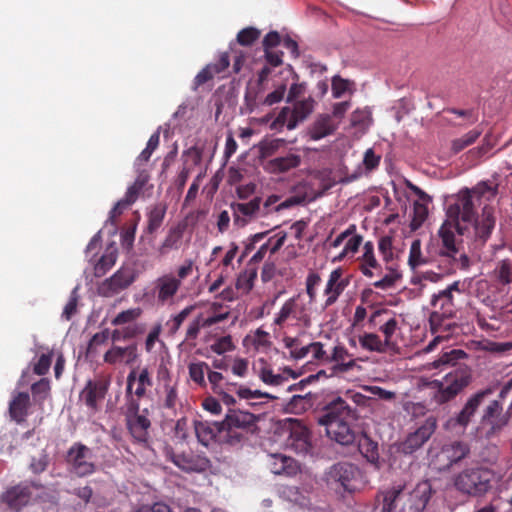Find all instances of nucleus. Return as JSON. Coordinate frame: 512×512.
I'll list each match as a JSON object with an SVG mask.
<instances>
[{
    "label": "nucleus",
    "instance_id": "22",
    "mask_svg": "<svg viewBox=\"0 0 512 512\" xmlns=\"http://www.w3.org/2000/svg\"><path fill=\"white\" fill-rule=\"evenodd\" d=\"M472 222L474 223L475 241L482 245L489 239L496 225L494 208L488 205L484 206L481 215L477 218L474 217Z\"/></svg>",
    "mask_w": 512,
    "mask_h": 512
},
{
    "label": "nucleus",
    "instance_id": "58",
    "mask_svg": "<svg viewBox=\"0 0 512 512\" xmlns=\"http://www.w3.org/2000/svg\"><path fill=\"white\" fill-rule=\"evenodd\" d=\"M260 34V30L257 28H244L238 32L237 42L242 46H250L260 37Z\"/></svg>",
    "mask_w": 512,
    "mask_h": 512
},
{
    "label": "nucleus",
    "instance_id": "55",
    "mask_svg": "<svg viewBox=\"0 0 512 512\" xmlns=\"http://www.w3.org/2000/svg\"><path fill=\"white\" fill-rule=\"evenodd\" d=\"M481 134H482V130H479V129H473V130L469 131L461 138L453 140L452 150L454 151V153L460 152L465 147L473 144Z\"/></svg>",
    "mask_w": 512,
    "mask_h": 512
},
{
    "label": "nucleus",
    "instance_id": "34",
    "mask_svg": "<svg viewBox=\"0 0 512 512\" xmlns=\"http://www.w3.org/2000/svg\"><path fill=\"white\" fill-rule=\"evenodd\" d=\"M261 200L254 198L249 202L237 203L234 208V223L243 227L248 220L255 217L260 210Z\"/></svg>",
    "mask_w": 512,
    "mask_h": 512
},
{
    "label": "nucleus",
    "instance_id": "63",
    "mask_svg": "<svg viewBox=\"0 0 512 512\" xmlns=\"http://www.w3.org/2000/svg\"><path fill=\"white\" fill-rule=\"evenodd\" d=\"M495 273L499 281L508 284L511 281L512 266L507 260H502L495 269Z\"/></svg>",
    "mask_w": 512,
    "mask_h": 512
},
{
    "label": "nucleus",
    "instance_id": "3",
    "mask_svg": "<svg viewBox=\"0 0 512 512\" xmlns=\"http://www.w3.org/2000/svg\"><path fill=\"white\" fill-rule=\"evenodd\" d=\"M470 382V376L463 370H454L447 373L442 380H429L420 378L418 388H429L434 392V400L444 404L455 398Z\"/></svg>",
    "mask_w": 512,
    "mask_h": 512
},
{
    "label": "nucleus",
    "instance_id": "64",
    "mask_svg": "<svg viewBox=\"0 0 512 512\" xmlns=\"http://www.w3.org/2000/svg\"><path fill=\"white\" fill-rule=\"evenodd\" d=\"M249 361L245 358L236 357L231 364V372L234 376L244 378L248 375Z\"/></svg>",
    "mask_w": 512,
    "mask_h": 512
},
{
    "label": "nucleus",
    "instance_id": "16",
    "mask_svg": "<svg viewBox=\"0 0 512 512\" xmlns=\"http://www.w3.org/2000/svg\"><path fill=\"white\" fill-rule=\"evenodd\" d=\"M446 216L458 223H471L474 220L475 211L470 189L465 188L458 192L455 202L449 205Z\"/></svg>",
    "mask_w": 512,
    "mask_h": 512
},
{
    "label": "nucleus",
    "instance_id": "5",
    "mask_svg": "<svg viewBox=\"0 0 512 512\" xmlns=\"http://www.w3.org/2000/svg\"><path fill=\"white\" fill-rule=\"evenodd\" d=\"M361 472L357 466L349 462H338L330 466L324 473V482L337 493L354 492L357 489Z\"/></svg>",
    "mask_w": 512,
    "mask_h": 512
},
{
    "label": "nucleus",
    "instance_id": "27",
    "mask_svg": "<svg viewBox=\"0 0 512 512\" xmlns=\"http://www.w3.org/2000/svg\"><path fill=\"white\" fill-rule=\"evenodd\" d=\"M469 452L467 445L454 441L445 444L437 454L438 461L443 468H449L452 464L463 459Z\"/></svg>",
    "mask_w": 512,
    "mask_h": 512
},
{
    "label": "nucleus",
    "instance_id": "18",
    "mask_svg": "<svg viewBox=\"0 0 512 512\" xmlns=\"http://www.w3.org/2000/svg\"><path fill=\"white\" fill-rule=\"evenodd\" d=\"M167 456L178 468L185 472H203L209 467L208 458L199 453L192 451L182 452L179 454L173 451H167Z\"/></svg>",
    "mask_w": 512,
    "mask_h": 512
},
{
    "label": "nucleus",
    "instance_id": "59",
    "mask_svg": "<svg viewBox=\"0 0 512 512\" xmlns=\"http://www.w3.org/2000/svg\"><path fill=\"white\" fill-rule=\"evenodd\" d=\"M255 273H252V272H248V271H245V272H241L237 279H236V283H235V287L238 291H240L241 293H248L252 287H253V281H254V278H255Z\"/></svg>",
    "mask_w": 512,
    "mask_h": 512
},
{
    "label": "nucleus",
    "instance_id": "24",
    "mask_svg": "<svg viewBox=\"0 0 512 512\" xmlns=\"http://www.w3.org/2000/svg\"><path fill=\"white\" fill-rule=\"evenodd\" d=\"M137 357V347L134 344L125 347L112 345L110 349L105 352L103 360L109 365L121 366L134 363Z\"/></svg>",
    "mask_w": 512,
    "mask_h": 512
},
{
    "label": "nucleus",
    "instance_id": "23",
    "mask_svg": "<svg viewBox=\"0 0 512 512\" xmlns=\"http://www.w3.org/2000/svg\"><path fill=\"white\" fill-rule=\"evenodd\" d=\"M512 411V401L506 413H502V406L497 400H493L485 408L482 420L491 425V432L488 434L495 433L505 427L510 419Z\"/></svg>",
    "mask_w": 512,
    "mask_h": 512
},
{
    "label": "nucleus",
    "instance_id": "39",
    "mask_svg": "<svg viewBox=\"0 0 512 512\" xmlns=\"http://www.w3.org/2000/svg\"><path fill=\"white\" fill-rule=\"evenodd\" d=\"M357 338L360 347L365 351L376 353H385L390 351L379 334L364 332L358 335Z\"/></svg>",
    "mask_w": 512,
    "mask_h": 512
},
{
    "label": "nucleus",
    "instance_id": "45",
    "mask_svg": "<svg viewBox=\"0 0 512 512\" xmlns=\"http://www.w3.org/2000/svg\"><path fill=\"white\" fill-rule=\"evenodd\" d=\"M259 363L262 366L257 370V375L263 383L271 386H279L287 380L284 375L274 373L264 359H260Z\"/></svg>",
    "mask_w": 512,
    "mask_h": 512
},
{
    "label": "nucleus",
    "instance_id": "25",
    "mask_svg": "<svg viewBox=\"0 0 512 512\" xmlns=\"http://www.w3.org/2000/svg\"><path fill=\"white\" fill-rule=\"evenodd\" d=\"M107 386L100 381H88L80 393V400L93 412L98 410V404L105 397Z\"/></svg>",
    "mask_w": 512,
    "mask_h": 512
},
{
    "label": "nucleus",
    "instance_id": "53",
    "mask_svg": "<svg viewBox=\"0 0 512 512\" xmlns=\"http://www.w3.org/2000/svg\"><path fill=\"white\" fill-rule=\"evenodd\" d=\"M210 350L217 355H223L228 352L235 350V344L233 343L230 335L218 337L210 345Z\"/></svg>",
    "mask_w": 512,
    "mask_h": 512
},
{
    "label": "nucleus",
    "instance_id": "37",
    "mask_svg": "<svg viewBox=\"0 0 512 512\" xmlns=\"http://www.w3.org/2000/svg\"><path fill=\"white\" fill-rule=\"evenodd\" d=\"M229 57L227 53H222L220 55L217 63L206 65L196 76L194 79L195 85L200 86L212 79L215 75L225 71L229 66Z\"/></svg>",
    "mask_w": 512,
    "mask_h": 512
},
{
    "label": "nucleus",
    "instance_id": "51",
    "mask_svg": "<svg viewBox=\"0 0 512 512\" xmlns=\"http://www.w3.org/2000/svg\"><path fill=\"white\" fill-rule=\"evenodd\" d=\"M428 216V204L414 202L410 228L412 231L418 230L426 221Z\"/></svg>",
    "mask_w": 512,
    "mask_h": 512
},
{
    "label": "nucleus",
    "instance_id": "57",
    "mask_svg": "<svg viewBox=\"0 0 512 512\" xmlns=\"http://www.w3.org/2000/svg\"><path fill=\"white\" fill-rule=\"evenodd\" d=\"M321 283V277L317 272L310 271L305 280L306 293L309 297V302L313 303L317 297V288Z\"/></svg>",
    "mask_w": 512,
    "mask_h": 512
},
{
    "label": "nucleus",
    "instance_id": "52",
    "mask_svg": "<svg viewBox=\"0 0 512 512\" xmlns=\"http://www.w3.org/2000/svg\"><path fill=\"white\" fill-rule=\"evenodd\" d=\"M194 429L198 441L204 446H208L215 437L213 428L207 422L196 421Z\"/></svg>",
    "mask_w": 512,
    "mask_h": 512
},
{
    "label": "nucleus",
    "instance_id": "20",
    "mask_svg": "<svg viewBox=\"0 0 512 512\" xmlns=\"http://www.w3.org/2000/svg\"><path fill=\"white\" fill-rule=\"evenodd\" d=\"M347 285L348 281L343 278V270L341 268L332 270L323 291L325 297L323 309H327L335 304Z\"/></svg>",
    "mask_w": 512,
    "mask_h": 512
},
{
    "label": "nucleus",
    "instance_id": "8",
    "mask_svg": "<svg viewBox=\"0 0 512 512\" xmlns=\"http://www.w3.org/2000/svg\"><path fill=\"white\" fill-rule=\"evenodd\" d=\"M369 324L377 328L383 335V342L389 348L394 350L397 345V335L400 333V322L396 315L387 308H377L369 316Z\"/></svg>",
    "mask_w": 512,
    "mask_h": 512
},
{
    "label": "nucleus",
    "instance_id": "14",
    "mask_svg": "<svg viewBox=\"0 0 512 512\" xmlns=\"http://www.w3.org/2000/svg\"><path fill=\"white\" fill-rule=\"evenodd\" d=\"M126 394L131 399L136 397L141 399L146 396L147 389L152 386L153 378L152 373L148 366L138 367L132 369L127 375ZM131 409L138 411L139 405L134 400L131 401Z\"/></svg>",
    "mask_w": 512,
    "mask_h": 512
},
{
    "label": "nucleus",
    "instance_id": "26",
    "mask_svg": "<svg viewBox=\"0 0 512 512\" xmlns=\"http://www.w3.org/2000/svg\"><path fill=\"white\" fill-rule=\"evenodd\" d=\"M338 127V122L330 114H319L309 127L308 135L312 140L317 141L333 134Z\"/></svg>",
    "mask_w": 512,
    "mask_h": 512
},
{
    "label": "nucleus",
    "instance_id": "40",
    "mask_svg": "<svg viewBox=\"0 0 512 512\" xmlns=\"http://www.w3.org/2000/svg\"><path fill=\"white\" fill-rule=\"evenodd\" d=\"M118 255V250L115 243L107 246L104 254L101 258L94 264V274L96 277H101L108 270H110L116 263Z\"/></svg>",
    "mask_w": 512,
    "mask_h": 512
},
{
    "label": "nucleus",
    "instance_id": "7",
    "mask_svg": "<svg viewBox=\"0 0 512 512\" xmlns=\"http://www.w3.org/2000/svg\"><path fill=\"white\" fill-rule=\"evenodd\" d=\"M315 105V100L309 96L293 102L292 106L283 107L270 123V129L282 131L286 127L288 130H294L313 113Z\"/></svg>",
    "mask_w": 512,
    "mask_h": 512
},
{
    "label": "nucleus",
    "instance_id": "43",
    "mask_svg": "<svg viewBox=\"0 0 512 512\" xmlns=\"http://www.w3.org/2000/svg\"><path fill=\"white\" fill-rule=\"evenodd\" d=\"M405 489V484L396 483L392 485L390 488L382 492L383 503L381 512H394L396 509V501L403 493Z\"/></svg>",
    "mask_w": 512,
    "mask_h": 512
},
{
    "label": "nucleus",
    "instance_id": "6",
    "mask_svg": "<svg viewBox=\"0 0 512 512\" xmlns=\"http://www.w3.org/2000/svg\"><path fill=\"white\" fill-rule=\"evenodd\" d=\"M464 284L460 281H454L445 289L434 293L430 299L432 312L430 321L432 323L441 319H449L455 316L457 312V300L462 295Z\"/></svg>",
    "mask_w": 512,
    "mask_h": 512
},
{
    "label": "nucleus",
    "instance_id": "32",
    "mask_svg": "<svg viewBox=\"0 0 512 512\" xmlns=\"http://www.w3.org/2000/svg\"><path fill=\"white\" fill-rule=\"evenodd\" d=\"M1 498L11 510L18 512L29 503L31 493L27 486L17 485L8 489Z\"/></svg>",
    "mask_w": 512,
    "mask_h": 512
},
{
    "label": "nucleus",
    "instance_id": "13",
    "mask_svg": "<svg viewBox=\"0 0 512 512\" xmlns=\"http://www.w3.org/2000/svg\"><path fill=\"white\" fill-rule=\"evenodd\" d=\"M67 463L71 472L79 477L89 476L96 470L92 450L82 443H74L69 448Z\"/></svg>",
    "mask_w": 512,
    "mask_h": 512
},
{
    "label": "nucleus",
    "instance_id": "10",
    "mask_svg": "<svg viewBox=\"0 0 512 512\" xmlns=\"http://www.w3.org/2000/svg\"><path fill=\"white\" fill-rule=\"evenodd\" d=\"M363 242V237L356 232L354 224L349 225L347 229L338 234L334 239L327 238L329 252L339 248L343 244V249L333 256V262H341L343 260L353 259Z\"/></svg>",
    "mask_w": 512,
    "mask_h": 512
},
{
    "label": "nucleus",
    "instance_id": "15",
    "mask_svg": "<svg viewBox=\"0 0 512 512\" xmlns=\"http://www.w3.org/2000/svg\"><path fill=\"white\" fill-rule=\"evenodd\" d=\"M465 227L461 223L454 222L448 218L442 223L438 230L441 240L439 255L446 258H455L459 254V245L456 241V233L462 235Z\"/></svg>",
    "mask_w": 512,
    "mask_h": 512
},
{
    "label": "nucleus",
    "instance_id": "21",
    "mask_svg": "<svg viewBox=\"0 0 512 512\" xmlns=\"http://www.w3.org/2000/svg\"><path fill=\"white\" fill-rule=\"evenodd\" d=\"M493 393V390L491 388H486L480 391H477L473 395H471L466 403L464 404L461 411L457 414V416L454 419H451V422H454L455 424L466 427L472 417L475 415L477 409L479 406L484 402V400L489 397Z\"/></svg>",
    "mask_w": 512,
    "mask_h": 512
},
{
    "label": "nucleus",
    "instance_id": "49",
    "mask_svg": "<svg viewBox=\"0 0 512 512\" xmlns=\"http://www.w3.org/2000/svg\"><path fill=\"white\" fill-rule=\"evenodd\" d=\"M209 365L206 362L198 361L190 363L188 366L189 378L198 386L206 387L207 381L205 375L208 373Z\"/></svg>",
    "mask_w": 512,
    "mask_h": 512
},
{
    "label": "nucleus",
    "instance_id": "54",
    "mask_svg": "<svg viewBox=\"0 0 512 512\" xmlns=\"http://www.w3.org/2000/svg\"><path fill=\"white\" fill-rule=\"evenodd\" d=\"M195 306L190 305L182 309L179 313L172 315L167 321L166 325L169 328L170 333L175 334L186 320V318L192 313Z\"/></svg>",
    "mask_w": 512,
    "mask_h": 512
},
{
    "label": "nucleus",
    "instance_id": "44",
    "mask_svg": "<svg viewBox=\"0 0 512 512\" xmlns=\"http://www.w3.org/2000/svg\"><path fill=\"white\" fill-rule=\"evenodd\" d=\"M355 91V84L353 81L344 79L339 75H335L331 80V92L335 99L342 98L346 95H352Z\"/></svg>",
    "mask_w": 512,
    "mask_h": 512
},
{
    "label": "nucleus",
    "instance_id": "11",
    "mask_svg": "<svg viewBox=\"0 0 512 512\" xmlns=\"http://www.w3.org/2000/svg\"><path fill=\"white\" fill-rule=\"evenodd\" d=\"M289 320H295L304 326H309V309L300 294L287 299L279 311L275 313L273 325L283 327Z\"/></svg>",
    "mask_w": 512,
    "mask_h": 512
},
{
    "label": "nucleus",
    "instance_id": "33",
    "mask_svg": "<svg viewBox=\"0 0 512 512\" xmlns=\"http://www.w3.org/2000/svg\"><path fill=\"white\" fill-rule=\"evenodd\" d=\"M185 229L186 224L183 222L171 227L158 248L159 255L164 256L172 250H178L181 246Z\"/></svg>",
    "mask_w": 512,
    "mask_h": 512
},
{
    "label": "nucleus",
    "instance_id": "9",
    "mask_svg": "<svg viewBox=\"0 0 512 512\" xmlns=\"http://www.w3.org/2000/svg\"><path fill=\"white\" fill-rule=\"evenodd\" d=\"M180 288L179 278H175L174 273H164L152 282L150 290L144 291L143 298L154 300L161 306L172 304Z\"/></svg>",
    "mask_w": 512,
    "mask_h": 512
},
{
    "label": "nucleus",
    "instance_id": "29",
    "mask_svg": "<svg viewBox=\"0 0 512 512\" xmlns=\"http://www.w3.org/2000/svg\"><path fill=\"white\" fill-rule=\"evenodd\" d=\"M256 416L250 412L239 409H228L222 422L223 429H245L256 423Z\"/></svg>",
    "mask_w": 512,
    "mask_h": 512
},
{
    "label": "nucleus",
    "instance_id": "48",
    "mask_svg": "<svg viewBox=\"0 0 512 512\" xmlns=\"http://www.w3.org/2000/svg\"><path fill=\"white\" fill-rule=\"evenodd\" d=\"M467 355L463 350L452 349L443 353L438 359L429 364L431 368L442 369L444 366H454L458 360L465 358Z\"/></svg>",
    "mask_w": 512,
    "mask_h": 512
},
{
    "label": "nucleus",
    "instance_id": "61",
    "mask_svg": "<svg viewBox=\"0 0 512 512\" xmlns=\"http://www.w3.org/2000/svg\"><path fill=\"white\" fill-rule=\"evenodd\" d=\"M287 87L286 84H279L274 87V90L269 92L263 99L262 104L266 106H272L281 102L284 99Z\"/></svg>",
    "mask_w": 512,
    "mask_h": 512
},
{
    "label": "nucleus",
    "instance_id": "31",
    "mask_svg": "<svg viewBox=\"0 0 512 512\" xmlns=\"http://www.w3.org/2000/svg\"><path fill=\"white\" fill-rule=\"evenodd\" d=\"M206 381L210 384L212 391L220 397L225 405L231 406L236 404V398L230 395L228 391V386L232 382H226L222 373L208 369Z\"/></svg>",
    "mask_w": 512,
    "mask_h": 512
},
{
    "label": "nucleus",
    "instance_id": "4",
    "mask_svg": "<svg viewBox=\"0 0 512 512\" xmlns=\"http://www.w3.org/2000/svg\"><path fill=\"white\" fill-rule=\"evenodd\" d=\"M496 481V474L488 468L475 467L467 468L453 478L455 489L468 496H482L491 488Z\"/></svg>",
    "mask_w": 512,
    "mask_h": 512
},
{
    "label": "nucleus",
    "instance_id": "50",
    "mask_svg": "<svg viewBox=\"0 0 512 512\" xmlns=\"http://www.w3.org/2000/svg\"><path fill=\"white\" fill-rule=\"evenodd\" d=\"M470 191L472 196L477 198L485 197L487 200H492L498 193V184L490 181H481Z\"/></svg>",
    "mask_w": 512,
    "mask_h": 512
},
{
    "label": "nucleus",
    "instance_id": "19",
    "mask_svg": "<svg viewBox=\"0 0 512 512\" xmlns=\"http://www.w3.org/2000/svg\"><path fill=\"white\" fill-rule=\"evenodd\" d=\"M435 429L436 419L428 417L416 431L407 436L401 445L402 451L406 454H412L431 437Z\"/></svg>",
    "mask_w": 512,
    "mask_h": 512
},
{
    "label": "nucleus",
    "instance_id": "41",
    "mask_svg": "<svg viewBox=\"0 0 512 512\" xmlns=\"http://www.w3.org/2000/svg\"><path fill=\"white\" fill-rule=\"evenodd\" d=\"M228 391L230 395H235L244 400H259L261 398L274 399L275 397L267 392L260 390H252L244 385L237 384L235 382L229 384Z\"/></svg>",
    "mask_w": 512,
    "mask_h": 512
},
{
    "label": "nucleus",
    "instance_id": "47",
    "mask_svg": "<svg viewBox=\"0 0 512 512\" xmlns=\"http://www.w3.org/2000/svg\"><path fill=\"white\" fill-rule=\"evenodd\" d=\"M428 263V258L422 252V243L420 239H414L411 242L408 256V265L415 271L417 268Z\"/></svg>",
    "mask_w": 512,
    "mask_h": 512
},
{
    "label": "nucleus",
    "instance_id": "1",
    "mask_svg": "<svg viewBox=\"0 0 512 512\" xmlns=\"http://www.w3.org/2000/svg\"><path fill=\"white\" fill-rule=\"evenodd\" d=\"M355 417V411L339 397L326 406L325 413L318 418V424L325 426L329 438L347 446L354 443L356 438L351 428Z\"/></svg>",
    "mask_w": 512,
    "mask_h": 512
},
{
    "label": "nucleus",
    "instance_id": "12",
    "mask_svg": "<svg viewBox=\"0 0 512 512\" xmlns=\"http://www.w3.org/2000/svg\"><path fill=\"white\" fill-rule=\"evenodd\" d=\"M283 430L288 434L285 440L287 448L296 454L306 455L311 450V437L308 428L298 419L287 418L283 421Z\"/></svg>",
    "mask_w": 512,
    "mask_h": 512
},
{
    "label": "nucleus",
    "instance_id": "38",
    "mask_svg": "<svg viewBox=\"0 0 512 512\" xmlns=\"http://www.w3.org/2000/svg\"><path fill=\"white\" fill-rule=\"evenodd\" d=\"M30 403L28 393L19 392L10 401L9 413L13 420L22 422L27 416V409Z\"/></svg>",
    "mask_w": 512,
    "mask_h": 512
},
{
    "label": "nucleus",
    "instance_id": "42",
    "mask_svg": "<svg viewBox=\"0 0 512 512\" xmlns=\"http://www.w3.org/2000/svg\"><path fill=\"white\" fill-rule=\"evenodd\" d=\"M150 427V420L141 414H136L129 418L128 428L133 437L138 441H144L146 439L147 430Z\"/></svg>",
    "mask_w": 512,
    "mask_h": 512
},
{
    "label": "nucleus",
    "instance_id": "36",
    "mask_svg": "<svg viewBox=\"0 0 512 512\" xmlns=\"http://www.w3.org/2000/svg\"><path fill=\"white\" fill-rule=\"evenodd\" d=\"M301 156L296 153H288L285 156L276 157L266 163L265 169L270 173H284L298 167Z\"/></svg>",
    "mask_w": 512,
    "mask_h": 512
},
{
    "label": "nucleus",
    "instance_id": "28",
    "mask_svg": "<svg viewBox=\"0 0 512 512\" xmlns=\"http://www.w3.org/2000/svg\"><path fill=\"white\" fill-rule=\"evenodd\" d=\"M358 261L359 269L364 276L372 278L381 273V264L376 259L374 244L371 241L364 243L362 255L358 258Z\"/></svg>",
    "mask_w": 512,
    "mask_h": 512
},
{
    "label": "nucleus",
    "instance_id": "30",
    "mask_svg": "<svg viewBox=\"0 0 512 512\" xmlns=\"http://www.w3.org/2000/svg\"><path fill=\"white\" fill-rule=\"evenodd\" d=\"M271 472L276 475L295 476L300 472V465L293 458L281 453L269 455Z\"/></svg>",
    "mask_w": 512,
    "mask_h": 512
},
{
    "label": "nucleus",
    "instance_id": "2",
    "mask_svg": "<svg viewBox=\"0 0 512 512\" xmlns=\"http://www.w3.org/2000/svg\"><path fill=\"white\" fill-rule=\"evenodd\" d=\"M171 367L172 362L168 356H161L155 361V394L161 408L175 413L180 405L179 378L173 375Z\"/></svg>",
    "mask_w": 512,
    "mask_h": 512
},
{
    "label": "nucleus",
    "instance_id": "46",
    "mask_svg": "<svg viewBox=\"0 0 512 512\" xmlns=\"http://www.w3.org/2000/svg\"><path fill=\"white\" fill-rule=\"evenodd\" d=\"M160 140V132L159 129L155 131L149 138L145 149L140 153V155L136 158L134 162V167L136 171H140V168L147 164L152 153L159 145Z\"/></svg>",
    "mask_w": 512,
    "mask_h": 512
},
{
    "label": "nucleus",
    "instance_id": "56",
    "mask_svg": "<svg viewBox=\"0 0 512 512\" xmlns=\"http://www.w3.org/2000/svg\"><path fill=\"white\" fill-rule=\"evenodd\" d=\"M142 314V309L139 307L130 308L120 312L113 320L111 324L114 326H120L127 323H131L138 319Z\"/></svg>",
    "mask_w": 512,
    "mask_h": 512
},
{
    "label": "nucleus",
    "instance_id": "60",
    "mask_svg": "<svg viewBox=\"0 0 512 512\" xmlns=\"http://www.w3.org/2000/svg\"><path fill=\"white\" fill-rule=\"evenodd\" d=\"M378 249L382 259L386 263H390L394 259L392 238L389 236L381 237L378 241Z\"/></svg>",
    "mask_w": 512,
    "mask_h": 512
},
{
    "label": "nucleus",
    "instance_id": "62",
    "mask_svg": "<svg viewBox=\"0 0 512 512\" xmlns=\"http://www.w3.org/2000/svg\"><path fill=\"white\" fill-rule=\"evenodd\" d=\"M309 356L313 360H316L318 362H328L330 361V357L327 354V352L324 350V345L321 342H311L309 343Z\"/></svg>",
    "mask_w": 512,
    "mask_h": 512
},
{
    "label": "nucleus",
    "instance_id": "17",
    "mask_svg": "<svg viewBox=\"0 0 512 512\" xmlns=\"http://www.w3.org/2000/svg\"><path fill=\"white\" fill-rule=\"evenodd\" d=\"M134 280L135 275L130 268H120L99 285L98 293L104 297H112L129 287Z\"/></svg>",
    "mask_w": 512,
    "mask_h": 512
},
{
    "label": "nucleus",
    "instance_id": "35",
    "mask_svg": "<svg viewBox=\"0 0 512 512\" xmlns=\"http://www.w3.org/2000/svg\"><path fill=\"white\" fill-rule=\"evenodd\" d=\"M243 345L248 350L266 352L272 345L270 334L262 328L250 332L243 339Z\"/></svg>",
    "mask_w": 512,
    "mask_h": 512
}]
</instances>
